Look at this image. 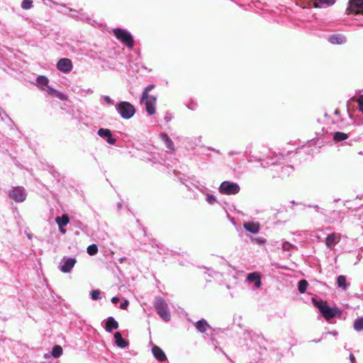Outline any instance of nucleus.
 Returning a JSON list of instances; mask_svg holds the SVG:
<instances>
[{
	"mask_svg": "<svg viewBox=\"0 0 363 363\" xmlns=\"http://www.w3.org/2000/svg\"><path fill=\"white\" fill-rule=\"evenodd\" d=\"M154 88L155 84H148L143 89L140 98V103H143L145 104V111L150 116L155 114L156 112L157 96L149 94V92Z\"/></svg>",
	"mask_w": 363,
	"mask_h": 363,
	"instance_id": "1",
	"label": "nucleus"
},
{
	"mask_svg": "<svg viewBox=\"0 0 363 363\" xmlns=\"http://www.w3.org/2000/svg\"><path fill=\"white\" fill-rule=\"evenodd\" d=\"M153 305L158 315L165 322L171 320V313L166 301L161 296H156Z\"/></svg>",
	"mask_w": 363,
	"mask_h": 363,
	"instance_id": "2",
	"label": "nucleus"
},
{
	"mask_svg": "<svg viewBox=\"0 0 363 363\" xmlns=\"http://www.w3.org/2000/svg\"><path fill=\"white\" fill-rule=\"evenodd\" d=\"M115 108L120 116L125 120L130 119L135 114V106L128 101H121L115 105Z\"/></svg>",
	"mask_w": 363,
	"mask_h": 363,
	"instance_id": "3",
	"label": "nucleus"
},
{
	"mask_svg": "<svg viewBox=\"0 0 363 363\" xmlns=\"http://www.w3.org/2000/svg\"><path fill=\"white\" fill-rule=\"evenodd\" d=\"M114 36L128 48L132 49L134 46V40L131 33L126 29L116 28L112 30Z\"/></svg>",
	"mask_w": 363,
	"mask_h": 363,
	"instance_id": "4",
	"label": "nucleus"
},
{
	"mask_svg": "<svg viewBox=\"0 0 363 363\" xmlns=\"http://www.w3.org/2000/svg\"><path fill=\"white\" fill-rule=\"evenodd\" d=\"M240 191V187L237 182L232 181H223L218 187V191L223 195H235Z\"/></svg>",
	"mask_w": 363,
	"mask_h": 363,
	"instance_id": "5",
	"label": "nucleus"
},
{
	"mask_svg": "<svg viewBox=\"0 0 363 363\" xmlns=\"http://www.w3.org/2000/svg\"><path fill=\"white\" fill-rule=\"evenodd\" d=\"M76 263V257L64 256L60 260L58 268L62 273H69Z\"/></svg>",
	"mask_w": 363,
	"mask_h": 363,
	"instance_id": "6",
	"label": "nucleus"
},
{
	"mask_svg": "<svg viewBox=\"0 0 363 363\" xmlns=\"http://www.w3.org/2000/svg\"><path fill=\"white\" fill-rule=\"evenodd\" d=\"M9 198L16 202H23L26 200L27 194L23 186H16L9 191Z\"/></svg>",
	"mask_w": 363,
	"mask_h": 363,
	"instance_id": "7",
	"label": "nucleus"
},
{
	"mask_svg": "<svg viewBox=\"0 0 363 363\" xmlns=\"http://www.w3.org/2000/svg\"><path fill=\"white\" fill-rule=\"evenodd\" d=\"M346 13L347 14H363V0H350Z\"/></svg>",
	"mask_w": 363,
	"mask_h": 363,
	"instance_id": "8",
	"label": "nucleus"
},
{
	"mask_svg": "<svg viewBox=\"0 0 363 363\" xmlns=\"http://www.w3.org/2000/svg\"><path fill=\"white\" fill-rule=\"evenodd\" d=\"M320 313L325 320H329L337 314L341 313V311L337 307H330L329 306H323L320 308Z\"/></svg>",
	"mask_w": 363,
	"mask_h": 363,
	"instance_id": "9",
	"label": "nucleus"
},
{
	"mask_svg": "<svg viewBox=\"0 0 363 363\" xmlns=\"http://www.w3.org/2000/svg\"><path fill=\"white\" fill-rule=\"evenodd\" d=\"M57 69L63 73H69L72 70L73 65L69 58H61L57 62Z\"/></svg>",
	"mask_w": 363,
	"mask_h": 363,
	"instance_id": "10",
	"label": "nucleus"
},
{
	"mask_svg": "<svg viewBox=\"0 0 363 363\" xmlns=\"http://www.w3.org/2000/svg\"><path fill=\"white\" fill-rule=\"evenodd\" d=\"M340 241V235L337 233H333L329 235L325 238V245L330 250H333L336 244H337Z\"/></svg>",
	"mask_w": 363,
	"mask_h": 363,
	"instance_id": "11",
	"label": "nucleus"
},
{
	"mask_svg": "<svg viewBox=\"0 0 363 363\" xmlns=\"http://www.w3.org/2000/svg\"><path fill=\"white\" fill-rule=\"evenodd\" d=\"M160 138L164 143L165 147L167 148V152L171 154L175 153L174 144L172 139L168 136L167 133H162L160 135Z\"/></svg>",
	"mask_w": 363,
	"mask_h": 363,
	"instance_id": "12",
	"label": "nucleus"
},
{
	"mask_svg": "<svg viewBox=\"0 0 363 363\" xmlns=\"http://www.w3.org/2000/svg\"><path fill=\"white\" fill-rule=\"evenodd\" d=\"M98 135L106 140V142L110 145H114L116 142V139L112 138L111 131L109 129L106 128H100L98 130Z\"/></svg>",
	"mask_w": 363,
	"mask_h": 363,
	"instance_id": "13",
	"label": "nucleus"
},
{
	"mask_svg": "<svg viewBox=\"0 0 363 363\" xmlns=\"http://www.w3.org/2000/svg\"><path fill=\"white\" fill-rule=\"evenodd\" d=\"M328 40L333 45H342L347 42L346 37L340 33L330 35Z\"/></svg>",
	"mask_w": 363,
	"mask_h": 363,
	"instance_id": "14",
	"label": "nucleus"
},
{
	"mask_svg": "<svg viewBox=\"0 0 363 363\" xmlns=\"http://www.w3.org/2000/svg\"><path fill=\"white\" fill-rule=\"evenodd\" d=\"M105 330L107 333H112L113 330L118 328V323L112 316L108 317L105 320Z\"/></svg>",
	"mask_w": 363,
	"mask_h": 363,
	"instance_id": "15",
	"label": "nucleus"
},
{
	"mask_svg": "<svg viewBox=\"0 0 363 363\" xmlns=\"http://www.w3.org/2000/svg\"><path fill=\"white\" fill-rule=\"evenodd\" d=\"M244 229L252 234H257L260 230V225L257 222H246L243 223Z\"/></svg>",
	"mask_w": 363,
	"mask_h": 363,
	"instance_id": "16",
	"label": "nucleus"
},
{
	"mask_svg": "<svg viewBox=\"0 0 363 363\" xmlns=\"http://www.w3.org/2000/svg\"><path fill=\"white\" fill-rule=\"evenodd\" d=\"M152 352L153 356L160 362H164L167 360V356L164 351L158 346L154 345L152 347Z\"/></svg>",
	"mask_w": 363,
	"mask_h": 363,
	"instance_id": "17",
	"label": "nucleus"
},
{
	"mask_svg": "<svg viewBox=\"0 0 363 363\" xmlns=\"http://www.w3.org/2000/svg\"><path fill=\"white\" fill-rule=\"evenodd\" d=\"M113 336H114V339H115V343L118 347L124 349L128 346V345H129L128 341L125 340V339H123L122 337V335L121 333L116 332L114 333Z\"/></svg>",
	"mask_w": 363,
	"mask_h": 363,
	"instance_id": "18",
	"label": "nucleus"
},
{
	"mask_svg": "<svg viewBox=\"0 0 363 363\" xmlns=\"http://www.w3.org/2000/svg\"><path fill=\"white\" fill-rule=\"evenodd\" d=\"M247 280L249 282H253L256 288L262 285L261 277L257 272H252L247 274Z\"/></svg>",
	"mask_w": 363,
	"mask_h": 363,
	"instance_id": "19",
	"label": "nucleus"
},
{
	"mask_svg": "<svg viewBox=\"0 0 363 363\" xmlns=\"http://www.w3.org/2000/svg\"><path fill=\"white\" fill-rule=\"evenodd\" d=\"M195 327L198 332L204 333L210 325L205 319H201L195 323Z\"/></svg>",
	"mask_w": 363,
	"mask_h": 363,
	"instance_id": "20",
	"label": "nucleus"
},
{
	"mask_svg": "<svg viewBox=\"0 0 363 363\" xmlns=\"http://www.w3.org/2000/svg\"><path fill=\"white\" fill-rule=\"evenodd\" d=\"M335 3V0H315L313 4L315 8H327Z\"/></svg>",
	"mask_w": 363,
	"mask_h": 363,
	"instance_id": "21",
	"label": "nucleus"
},
{
	"mask_svg": "<svg viewBox=\"0 0 363 363\" xmlns=\"http://www.w3.org/2000/svg\"><path fill=\"white\" fill-rule=\"evenodd\" d=\"M55 221L58 227L62 228L66 226L69 223V218L67 215L63 214L61 216H57L55 219Z\"/></svg>",
	"mask_w": 363,
	"mask_h": 363,
	"instance_id": "22",
	"label": "nucleus"
},
{
	"mask_svg": "<svg viewBox=\"0 0 363 363\" xmlns=\"http://www.w3.org/2000/svg\"><path fill=\"white\" fill-rule=\"evenodd\" d=\"M48 83H49V79L45 76L40 75L36 78V85L40 87L41 89H45V88H43V86L47 87V86H48Z\"/></svg>",
	"mask_w": 363,
	"mask_h": 363,
	"instance_id": "23",
	"label": "nucleus"
},
{
	"mask_svg": "<svg viewBox=\"0 0 363 363\" xmlns=\"http://www.w3.org/2000/svg\"><path fill=\"white\" fill-rule=\"evenodd\" d=\"M337 286L343 290H346L349 284L347 283L346 277L343 275H340L337 278Z\"/></svg>",
	"mask_w": 363,
	"mask_h": 363,
	"instance_id": "24",
	"label": "nucleus"
},
{
	"mask_svg": "<svg viewBox=\"0 0 363 363\" xmlns=\"http://www.w3.org/2000/svg\"><path fill=\"white\" fill-rule=\"evenodd\" d=\"M353 328L357 332L363 330V317H358L354 320Z\"/></svg>",
	"mask_w": 363,
	"mask_h": 363,
	"instance_id": "25",
	"label": "nucleus"
},
{
	"mask_svg": "<svg viewBox=\"0 0 363 363\" xmlns=\"http://www.w3.org/2000/svg\"><path fill=\"white\" fill-rule=\"evenodd\" d=\"M348 136L342 132H335L333 135V140L336 143L342 142L347 139Z\"/></svg>",
	"mask_w": 363,
	"mask_h": 363,
	"instance_id": "26",
	"label": "nucleus"
},
{
	"mask_svg": "<svg viewBox=\"0 0 363 363\" xmlns=\"http://www.w3.org/2000/svg\"><path fill=\"white\" fill-rule=\"evenodd\" d=\"M308 282L305 279H301L298 281V289L300 294H304L308 287Z\"/></svg>",
	"mask_w": 363,
	"mask_h": 363,
	"instance_id": "27",
	"label": "nucleus"
},
{
	"mask_svg": "<svg viewBox=\"0 0 363 363\" xmlns=\"http://www.w3.org/2000/svg\"><path fill=\"white\" fill-rule=\"evenodd\" d=\"M303 206L306 208H313L315 211L319 214L325 216V209L320 208L318 205L316 204H303Z\"/></svg>",
	"mask_w": 363,
	"mask_h": 363,
	"instance_id": "28",
	"label": "nucleus"
},
{
	"mask_svg": "<svg viewBox=\"0 0 363 363\" xmlns=\"http://www.w3.org/2000/svg\"><path fill=\"white\" fill-rule=\"evenodd\" d=\"M52 355L55 357L58 358L60 357L62 354V348L60 345H55L52 349Z\"/></svg>",
	"mask_w": 363,
	"mask_h": 363,
	"instance_id": "29",
	"label": "nucleus"
},
{
	"mask_svg": "<svg viewBox=\"0 0 363 363\" xmlns=\"http://www.w3.org/2000/svg\"><path fill=\"white\" fill-rule=\"evenodd\" d=\"M292 171L293 167L291 166L286 165L284 167H281L280 177H285L289 175Z\"/></svg>",
	"mask_w": 363,
	"mask_h": 363,
	"instance_id": "30",
	"label": "nucleus"
},
{
	"mask_svg": "<svg viewBox=\"0 0 363 363\" xmlns=\"http://www.w3.org/2000/svg\"><path fill=\"white\" fill-rule=\"evenodd\" d=\"M98 250V247L96 244H91L86 248V252L91 256H94L97 254Z\"/></svg>",
	"mask_w": 363,
	"mask_h": 363,
	"instance_id": "31",
	"label": "nucleus"
},
{
	"mask_svg": "<svg viewBox=\"0 0 363 363\" xmlns=\"http://www.w3.org/2000/svg\"><path fill=\"white\" fill-rule=\"evenodd\" d=\"M206 201L209 203L210 205H213L215 203H217V199L213 194H206Z\"/></svg>",
	"mask_w": 363,
	"mask_h": 363,
	"instance_id": "32",
	"label": "nucleus"
},
{
	"mask_svg": "<svg viewBox=\"0 0 363 363\" xmlns=\"http://www.w3.org/2000/svg\"><path fill=\"white\" fill-rule=\"evenodd\" d=\"M92 300L96 301L101 298V291L99 289L92 290L90 293Z\"/></svg>",
	"mask_w": 363,
	"mask_h": 363,
	"instance_id": "33",
	"label": "nucleus"
},
{
	"mask_svg": "<svg viewBox=\"0 0 363 363\" xmlns=\"http://www.w3.org/2000/svg\"><path fill=\"white\" fill-rule=\"evenodd\" d=\"M251 241L259 245H264L267 242L266 239L263 237L252 238Z\"/></svg>",
	"mask_w": 363,
	"mask_h": 363,
	"instance_id": "34",
	"label": "nucleus"
},
{
	"mask_svg": "<svg viewBox=\"0 0 363 363\" xmlns=\"http://www.w3.org/2000/svg\"><path fill=\"white\" fill-rule=\"evenodd\" d=\"M33 6V1L31 0H23L21 3V7L22 9L25 10H28L31 9Z\"/></svg>",
	"mask_w": 363,
	"mask_h": 363,
	"instance_id": "35",
	"label": "nucleus"
},
{
	"mask_svg": "<svg viewBox=\"0 0 363 363\" xmlns=\"http://www.w3.org/2000/svg\"><path fill=\"white\" fill-rule=\"evenodd\" d=\"M197 184H195V187L200 191L201 192L202 194H207L206 193V190H207V187L201 184L200 182H197Z\"/></svg>",
	"mask_w": 363,
	"mask_h": 363,
	"instance_id": "36",
	"label": "nucleus"
},
{
	"mask_svg": "<svg viewBox=\"0 0 363 363\" xmlns=\"http://www.w3.org/2000/svg\"><path fill=\"white\" fill-rule=\"evenodd\" d=\"M294 247H296L287 241L284 242L282 244V249L284 251H290Z\"/></svg>",
	"mask_w": 363,
	"mask_h": 363,
	"instance_id": "37",
	"label": "nucleus"
},
{
	"mask_svg": "<svg viewBox=\"0 0 363 363\" xmlns=\"http://www.w3.org/2000/svg\"><path fill=\"white\" fill-rule=\"evenodd\" d=\"M101 99L104 100V101L109 106L113 105V100L108 95H103L101 96Z\"/></svg>",
	"mask_w": 363,
	"mask_h": 363,
	"instance_id": "38",
	"label": "nucleus"
},
{
	"mask_svg": "<svg viewBox=\"0 0 363 363\" xmlns=\"http://www.w3.org/2000/svg\"><path fill=\"white\" fill-rule=\"evenodd\" d=\"M55 96L57 97V99H59L61 101H67V99H68L67 95H66L65 94H64L62 92H60L59 91H57V93H56Z\"/></svg>",
	"mask_w": 363,
	"mask_h": 363,
	"instance_id": "39",
	"label": "nucleus"
},
{
	"mask_svg": "<svg viewBox=\"0 0 363 363\" xmlns=\"http://www.w3.org/2000/svg\"><path fill=\"white\" fill-rule=\"evenodd\" d=\"M312 301L314 303V305L319 309V311H320V308L323 306H326L327 305L326 304H324L323 302L322 301H317L315 298H312Z\"/></svg>",
	"mask_w": 363,
	"mask_h": 363,
	"instance_id": "40",
	"label": "nucleus"
},
{
	"mask_svg": "<svg viewBox=\"0 0 363 363\" xmlns=\"http://www.w3.org/2000/svg\"><path fill=\"white\" fill-rule=\"evenodd\" d=\"M187 108L190 110H192V111H194L198 107V104L196 101H193V100H191L188 104H187Z\"/></svg>",
	"mask_w": 363,
	"mask_h": 363,
	"instance_id": "41",
	"label": "nucleus"
},
{
	"mask_svg": "<svg viewBox=\"0 0 363 363\" xmlns=\"http://www.w3.org/2000/svg\"><path fill=\"white\" fill-rule=\"evenodd\" d=\"M76 12L77 13V15H73V16L77 17L82 21H88L89 19L86 13H82L79 11Z\"/></svg>",
	"mask_w": 363,
	"mask_h": 363,
	"instance_id": "42",
	"label": "nucleus"
},
{
	"mask_svg": "<svg viewBox=\"0 0 363 363\" xmlns=\"http://www.w3.org/2000/svg\"><path fill=\"white\" fill-rule=\"evenodd\" d=\"M44 90H45L48 92V94L52 96H55L57 91V89L52 88L50 86H47L46 89H45Z\"/></svg>",
	"mask_w": 363,
	"mask_h": 363,
	"instance_id": "43",
	"label": "nucleus"
},
{
	"mask_svg": "<svg viewBox=\"0 0 363 363\" xmlns=\"http://www.w3.org/2000/svg\"><path fill=\"white\" fill-rule=\"evenodd\" d=\"M359 109L363 113V95H360L357 100Z\"/></svg>",
	"mask_w": 363,
	"mask_h": 363,
	"instance_id": "44",
	"label": "nucleus"
},
{
	"mask_svg": "<svg viewBox=\"0 0 363 363\" xmlns=\"http://www.w3.org/2000/svg\"><path fill=\"white\" fill-rule=\"evenodd\" d=\"M277 162H278L277 160H275L274 159L271 158L269 162H268V161L266 162V164H262V165H263V167H269L271 165H276Z\"/></svg>",
	"mask_w": 363,
	"mask_h": 363,
	"instance_id": "45",
	"label": "nucleus"
},
{
	"mask_svg": "<svg viewBox=\"0 0 363 363\" xmlns=\"http://www.w3.org/2000/svg\"><path fill=\"white\" fill-rule=\"evenodd\" d=\"M129 305V301L128 300H125L124 301L121 302L120 304V308L123 310H127Z\"/></svg>",
	"mask_w": 363,
	"mask_h": 363,
	"instance_id": "46",
	"label": "nucleus"
},
{
	"mask_svg": "<svg viewBox=\"0 0 363 363\" xmlns=\"http://www.w3.org/2000/svg\"><path fill=\"white\" fill-rule=\"evenodd\" d=\"M164 119L166 123H169L172 120V116L169 113H167L164 117Z\"/></svg>",
	"mask_w": 363,
	"mask_h": 363,
	"instance_id": "47",
	"label": "nucleus"
},
{
	"mask_svg": "<svg viewBox=\"0 0 363 363\" xmlns=\"http://www.w3.org/2000/svg\"><path fill=\"white\" fill-rule=\"evenodd\" d=\"M349 359L350 361V363H355L356 362L355 357H354V355L352 353L350 354Z\"/></svg>",
	"mask_w": 363,
	"mask_h": 363,
	"instance_id": "48",
	"label": "nucleus"
},
{
	"mask_svg": "<svg viewBox=\"0 0 363 363\" xmlns=\"http://www.w3.org/2000/svg\"><path fill=\"white\" fill-rule=\"evenodd\" d=\"M241 152H239V151H235V150H230L228 152V155L229 156H233L235 155H240Z\"/></svg>",
	"mask_w": 363,
	"mask_h": 363,
	"instance_id": "49",
	"label": "nucleus"
},
{
	"mask_svg": "<svg viewBox=\"0 0 363 363\" xmlns=\"http://www.w3.org/2000/svg\"><path fill=\"white\" fill-rule=\"evenodd\" d=\"M191 180V183L192 184L195 186V184H197V182H199L198 179H196V178L195 177H192L190 178Z\"/></svg>",
	"mask_w": 363,
	"mask_h": 363,
	"instance_id": "50",
	"label": "nucleus"
},
{
	"mask_svg": "<svg viewBox=\"0 0 363 363\" xmlns=\"http://www.w3.org/2000/svg\"><path fill=\"white\" fill-rule=\"evenodd\" d=\"M119 300H120V299H119V297H118V296H113V297H112V298H111V302H112L113 303H114V304H115V303H118V302L119 301Z\"/></svg>",
	"mask_w": 363,
	"mask_h": 363,
	"instance_id": "51",
	"label": "nucleus"
},
{
	"mask_svg": "<svg viewBox=\"0 0 363 363\" xmlns=\"http://www.w3.org/2000/svg\"><path fill=\"white\" fill-rule=\"evenodd\" d=\"M208 150H211V151H213V152H216V153H217V154H218V155H221V152H220V150H216V149H215V148H213V147H208Z\"/></svg>",
	"mask_w": 363,
	"mask_h": 363,
	"instance_id": "52",
	"label": "nucleus"
},
{
	"mask_svg": "<svg viewBox=\"0 0 363 363\" xmlns=\"http://www.w3.org/2000/svg\"><path fill=\"white\" fill-rule=\"evenodd\" d=\"M83 91H84L86 94H91L94 93V91L92 89H85V90H83Z\"/></svg>",
	"mask_w": 363,
	"mask_h": 363,
	"instance_id": "53",
	"label": "nucleus"
},
{
	"mask_svg": "<svg viewBox=\"0 0 363 363\" xmlns=\"http://www.w3.org/2000/svg\"><path fill=\"white\" fill-rule=\"evenodd\" d=\"M328 334H330L332 335L335 336L337 335V331L329 332V333H325L324 335H328Z\"/></svg>",
	"mask_w": 363,
	"mask_h": 363,
	"instance_id": "54",
	"label": "nucleus"
},
{
	"mask_svg": "<svg viewBox=\"0 0 363 363\" xmlns=\"http://www.w3.org/2000/svg\"><path fill=\"white\" fill-rule=\"evenodd\" d=\"M59 230H60V233H62V234L66 233V230L64 228V227L59 228Z\"/></svg>",
	"mask_w": 363,
	"mask_h": 363,
	"instance_id": "55",
	"label": "nucleus"
},
{
	"mask_svg": "<svg viewBox=\"0 0 363 363\" xmlns=\"http://www.w3.org/2000/svg\"><path fill=\"white\" fill-rule=\"evenodd\" d=\"M125 259V257H121L118 260H119L120 263H123Z\"/></svg>",
	"mask_w": 363,
	"mask_h": 363,
	"instance_id": "56",
	"label": "nucleus"
},
{
	"mask_svg": "<svg viewBox=\"0 0 363 363\" xmlns=\"http://www.w3.org/2000/svg\"><path fill=\"white\" fill-rule=\"evenodd\" d=\"M320 340H321V339H318V340H312V342L317 343V342H320Z\"/></svg>",
	"mask_w": 363,
	"mask_h": 363,
	"instance_id": "57",
	"label": "nucleus"
},
{
	"mask_svg": "<svg viewBox=\"0 0 363 363\" xmlns=\"http://www.w3.org/2000/svg\"><path fill=\"white\" fill-rule=\"evenodd\" d=\"M118 209H121L122 208V203H118Z\"/></svg>",
	"mask_w": 363,
	"mask_h": 363,
	"instance_id": "58",
	"label": "nucleus"
},
{
	"mask_svg": "<svg viewBox=\"0 0 363 363\" xmlns=\"http://www.w3.org/2000/svg\"><path fill=\"white\" fill-rule=\"evenodd\" d=\"M339 113H340V112H339V111H338V110H335V114H337H337H339Z\"/></svg>",
	"mask_w": 363,
	"mask_h": 363,
	"instance_id": "59",
	"label": "nucleus"
},
{
	"mask_svg": "<svg viewBox=\"0 0 363 363\" xmlns=\"http://www.w3.org/2000/svg\"><path fill=\"white\" fill-rule=\"evenodd\" d=\"M280 158H283V155H282L279 156V159H280Z\"/></svg>",
	"mask_w": 363,
	"mask_h": 363,
	"instance_id": "60",
	"label": "nucleus"
}]
</instances>
